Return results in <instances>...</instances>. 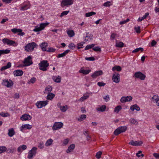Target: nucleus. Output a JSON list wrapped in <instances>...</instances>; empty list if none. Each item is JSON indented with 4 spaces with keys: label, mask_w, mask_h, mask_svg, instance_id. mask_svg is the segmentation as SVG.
<instances>
[{
    "label": "nucleus",
    "mask_w": 159,
    "mask_h": 159,
    "mask_svg": "<svg viewBox=\"0 0 159 159\" xmlns=\"http://www.w3.org/2000/svg\"><path fill=\"white\" fill-rule=\"evenodd\" d=\"M36 45V43L34 42L29 43L25 47V50L28 52H32Z\"/></svg>",
    "instance_id": "obj_2"
},
{
    "label": "nucleus",
    "mask_w": 159,
    "mask_h": 159,
    "mask_svg": "<svg viewBox=\"0 0 159 159\" xmlns=\"http://www.w3.org/2000/svg\"><path fill=\"white\" fill-rule=\"evenodd\" d=\"M122 133L120 130L119 128H118L116 129L114 131V134L115 135H117Z\"/></svg>",
    "instance_id": "obj_37"
},
{
    "label": "nucleus",
    "mask_w": 159,
    "mask_h": 159,
    "mask_svg": "<svg viewBox=\"0 0 159 159\" xmlns=\"http://www.w3.org/2000/svg\"><path fill=\"white\" fill-rule=\"evenodd\" d=\"M93 49L96 52H100L101 51V48H99V47L98 46L95 47L94 48H93Z\"/></svg>",
    "instance_id": "obj_54"
},
{
    "label": "nucleus",
    "mask_w": 159,
    "mask_h": 159,
    "mask_svg": "<svg viewBox=\"0 0 159 159\" xmlns=\"http://www.w3.org/2000/svg\"><path fill=\"white\" fill-rule=\"evenodd\" d=\"M69 47L73 50L75 48V46L73 43L69 44Z\"/></svg>",
    "instance_id": "obj_58"
},
{
    "label": "nucleus",
    "mask_w": 159,
    "mask_h": 159,
    "mask_svg": "<svg viewBox=\"0 0 159 159\" xmlns=\"http://www.w3.org/2000/svg\"><path fill=\"white\" fill-rule=\"evenodd\" d=\"M23 73V71L20 70H16L13 72L14 75L17 76L22 75Z\"/></svg>",
    "instance_id": "obj_17"
},
{
    "label": "nucleus",
    "mask_w": 159,
    "mask_h": 159,
    "mask_svg": "<svg viewBox=\"0 0 159 159\" xmlns=\"http://www.w3.org/2000/svg\"><path fill=\"white\" fill-rule=\"evenodd\" d=\"M52 79L55 82L57 83H60L61 81V77L59 75H58L57 77H53Z\"/></svg>",
    "instance_id": "obj_25"
},
{
    "label": "nucleus",
    "mask_w": 159,
    "mask_h": 159,
    "mask_svg": "<svg viewBox=\"0 0 159 159\" xmlns=\"http://www.w3.org/2000/svg\"><path fill=\"white\" fill-rule=\"evenodd\" d=\"M47 104L48 102L47 101H40L37 102L36 105L38 108H40L45 106Z\"/></svg>",
    "instance_id": "obj_11"
},
{
    "label": "nucleus",
    "mask_w": 159,
    "mask_h": 159,
    "mask_svg": "<svg viewBox=\"0 0 159 159\" xmlns=\"http://www.w3.org/2000/svg\"><path fill=\"white\" fill-rule=\"evenodd\" d=\"M49 24L48 23H41L39 27L38 26H36L35 28L33 30V31L37 32L42 30Z\"/></svg>",
    "instance_id": "obj_3"
},
{
    "label": "nucleus",
    "mask_w": 159,
    "mask_h": 159,
    "mask_svg": "<svg viewBox=\"0 0 159 159\" xmlns=\"http://www.w3.org/2000/svg\"><path fill=\"white\" fill-rule=\"evenodd\" d=\"M121 109L122 107L120 106H118L115 108L114 111L117 113H118Z\"/></svg>",
    "instance_id": "obj_38"
},
{
    "label": "nucleus",
    "mask_w": 159,
    "mask_h": 159,
    "mask_svg": "<svg viewBox=\"0 0 159 159\" xmlns=\"http://www.w3.org/2000/svg\"><path fill=\"white\" fill-rule=\"evenodd\" d=\"M36 80L35 78L33 77L30 80V81H29L28 82V84H30V83L34 84Z\"/></svg>",
    "instance_id": "obj_47"
},
{
    "label": "nucleus",
    "mask_w": 159,
    "mask_h": 159,
    "mask_svg": "<svg viewBox=\"0 0 159 159\" xmlns=\"http://www.w3.org/2000/svg\"><path fill=\"white\" fill-rule=\"evenodd\" d=\"M54 97L55 95L54 94L51 93H49L47 97V99L48 100H51Z\"/></svg>",
    "instance_id": "obj_30"
},
{
    "label": "nucleus",
    "mask_w": 159,
    "mask_h": 159,
    "mask_svg": "<svg viewBox=\"0 0 159 159\" xmlns=\"http://www.w3.org/2000/svg\"><path fill=\"white\" fill-rule=\"evenodd\" d=\"M153 156L156 158H159V154L157 153H154L153 154Z\"/></svg>",
    "instance_id": "obj_64"
},
{
    "label": "nucleus",
    "mask_w": 159,
    "mask_h": 159,
    "mask_svg": "<svg viewBox=\"0 0 159 159\" xmlns=\"http://www.w3.org/2000/svg\"><path fill=\"white\" fill-rule=\"evenodd\" d=\"M157 44V42L154 40H153L151 42V46L154 47Z\"/></svg>",
    "instance_id": "obj_62"
},
{
    "label": "nucleus",
    "mask_w": 159,
    "mask_h": 159,
    "mask_svg": "<svg viewBox=\"0 0 159 159\" xmlns=\"http://www.w3.org/2000/svg\"><path fill=\"white\" fill-rule=\"evenodd\" d=\"M27 148L26 145H23L21 146H19L17 148V151L18 152H22V150H24L26 149Z\"/></svg>",
    "instance_id": "obj_20"
},
{
    "label": "nucleus",
    "mask_w": 159,
    "mask_h": 159,
    "mask_svg": "<svg viewBox=\"0 0 159 159\" xmlns=\"http://www.w3.org/2000/svg\"><path fill=\"white\" fill-rule=\"evenodd\" d=\"M45 90L46 91H48V93H50L52 90V88L51 86L50 85H48L47 87L46 88Z\"/></svg>",
    "instance_id": "obj_50"
},
{
    "label": "nucleus",
    "mask_w": 159,
    "mask_h": 159,
    "mask_svg": "<svg viewBox=\"0 0 159 159\" xmlns=\"http://www.w3.org/2000/svg\"><path fill=\"white\" fill-rule=\"evenodd\" d=\"M119 128L122 133L125 132L127 129V127L126 126H120Z\"/></svg>",
    "instance_id": "obj_40"
},
{
    "label": "nucleus",
    "mask_w": 159,
    "mask_h": 159,
    "mask_svg": "<svg viewBox=\"0 0 159 159\" xmlns=\"http://www.w3.org/2000/svg\"><path fill=\"white\" fill-rule=\"evenodd\" d=\"M53 141L52 139H50L46 141V143H45V145L46 146H48L51 145L52 143L53 142Z\"/></svg>",
    "instance_id": "obj_34"
},
{
    "label": "nucleus",
    "mask_w": 159,
    "mask_h": 159,
    "mask_svg": "<svg viewBox=\"0 0 159 159\" xmlns=\"http://www.w3.org/2000/svg\"><path fill=\"white\" fill-rule=\"evenodd\" d=\"M7 149L6 147L5 146L0 147V154L5 152Z\"/></svg>",
    "instance_id": "obj_45"
},
{
    "label": "nucleus",
    "mask_w": 159,
    "mask_h": 159,
    "mask_svg": "<svg viewBox=\"0 0 159 159\" xmlns=\"http://www.w3.org/2000/svg\"><path fill=\"white\" fill-rule=\"evenodd\" d=\"M85 59L88 61H93L95 60V58L94 57H86L85 58Z\"/></svg>",
    "instance_id": "obj_57"
},
{
    "label": "nucleus",
    "mask_w": 159,
    "mask_h": 159,
    "mask_svg": "<svg viewBox=\"0 0 159 159\" xmlns=\"http://www.w3.org/2000/svg\"><path fill=\"white\" fill-rule=\"evenodd\" d=\"M39 66L40 70L45 71L47 70V67L49 66V63L47 60H43L39 64Z\"/></svg>",
    "instance_id": "obj_1"
},
{
    "label": "nucleus",
    "mask_w": 159,
    "mask_h": 159,
    "mask_svg": "<svg viewBox=\"0 0 159 159\" xmlns=\"http://www.w3.org/2000/svg\"><path fill=\"white\" fill-rule=\"evenodd\" d=\"M124 44L122 42H120L119 43H116V47L122 48L124 46Z\"/></svg>",
    "instance_id": "obj_43"
},
{
    "label": "nucleus",
    "mask_w": 159,
    "mask_h": 159,
    "mask_svg": "<svg viewBox=\"0 0 159 159\" xmlns=\"http://www.w3.org/2000/svg\"><path fill=\"white\" fill-rule=\"evenodd\" d=\"M73 0H62L61 3V6L62 7H64L65 6H68L73 4Z\"/></svg>",
    "instance_id": "obj_9"
},
{
    "label": "nucleus",
    "mask_w": 159,
    "mask_h": 159,
    "mask_svg": "<svg viewBox=\"0 0 159 159\" xmlns=\"http://www.w3.org/2000/svg\"><path fill=\"white\" fill-rule=\"evenodd\" d=\"M75 147V145L74 144L70 145L68 148L67 150H66V152L69 153L71 152V150H73Z\"/></svg>",
    "instance_id": "obj_29"
},
{
    "label": "nucleus",
    "mask_w": 159,
    "mask_h": 159,
    "mask_svg": "<svg viewBox=\"0 0 159 159\" xmlns=\"http://www.w3.org/2000/svg\"><path fill=\"white\" fill-rule=\"evenodd\" d=\"M130 109L132 111H134L135 109L137 111H139L140 110L139 107L137 104H135L131 106L130 107Z\"/></svg>",
    "instance_id": "obj_22"
},
{
    "label": "nucleus",
    "mask_w": 159,
    "mask_h": 159,
    "mask_svg": "<svg viewBox=\"0 0 159 159\" xmlns=\"http://www.w3.org/2000/svg\"><path fill=\"white\" fill-rule=\"evenodd\" d=\"M7 115H8V114L7 113H5L3 112L0 113V115L2 117H7Z\"/></svg>",
    "instance_id": "obj_61"
},
{
    "label": "nucleus",
    "mask_w": 159,
    "mask_h": 159,
    "mask_svg": "<svg viewBox=\"0 0 159 159\" xmlns=\"http://www.w3.org/2000/svg\"><path fill=\"white\" fill-rule=\"evenodd\" d=\"M37 148L36 147H33L32 149L30 150L28 154L27 158L29 159H31L33 158V156L35 155L36 153V151Z\"/></svg>",
    "instance_id": "obj_4"
},
{
    "label": "nucleus",
    "mask_w": 159,
    "mask_h": 159,
    "mask_svg": "<svg viewBox=\"0 0 159 159\" xmlns=\"http://www.w3.org/2000/svg\"><path fill=\"white\" fill-rule=\"evenodd\" d=\"M159 99V97L156 95H154L152 98V101L153 102L155 103Z\"/></svg>",
    "instance_id": "obj_39"
},
{
    "label": "nucleus",
    "mask_w": 159,
    "mask_h": 159,
    "mask_svg": "<svg viewBox=\"0 0 159 159\" xmlns=\"http://www.w3.org/2000/svg\"><path fill=\"white\" fill-rule=\"evenodd\" d=\"M48 46V44L46 42H43L40 45L41 48L42 50L43 51H46V47Z\"/></svg>",
    "instance_id": "obj_19"
},
{
    "label": "nucleus",
    "mask_w": 159,
    "mask_h": 159,
    "mask_svg": "<svg viewBox=\"0 0 159 159\" xmlns=\"http://www.w3.org/2000/svg\"><path fill=\"white\" fill-rule=\"evenodd\" d=\"M130 123L132 124H137V121L134 119H131L130 120Z\"/></svg>",
    "instance_id": "obj_51"
},
{
    "label": "nucleus",
    "mask_w": 159,
    "mask_h": 159,
    "mask_svg": "<svg viewBox=\"0 0 159 159\" xmlns=\"http://www.w3.org/2000/svg\"><path fill=\"white\" fill-rule=\"evenodd\" d=\"M112 79L113 82L116 83H118L120 81V75L118 73L114 72L113 74Z\"/></svg>",
    "instance_id": "obj_7"
},
{
    "label": "nucleus",
    "mask_w": 159,
    "mask_h": 159,
    "mask_svg": "<svg viewBox=\"0 0 159 159\" xmlns=\"http://www.w3.org/2000/svg\"><path fill=\"white\" fill-rule=\"evenodd\" d=\"M132 97L131 96H127L126 97H122L120 99V101L122 103H125L127 102L130 101L132 100Z\"/></svg>",
    "instance_id": "obj_12"
},
{
    "label": "nucleus",
    "mask_w": 159,
    "mask_h": 159,
    "mask_svg": "<svg viewBox=\"0 0 159 159\" xmlns=\"http://www.w3.org/2000/svg\"><path fill=\"white\" fill-rule=\"evenodd\" d=\"M2 41L4 43H7L8 45H12L15 43V42L13 40H10L7 38H4L2 39Z\"/></svg>",
    "instance_id": "obj_14"
},
{
    "label": "nucleus",
    "mask_w": 159,
    "mask_h": 159,
    "mask_svg": "<svg viewBox=\"0 0 159 159\" xmlns=\"http://www.w3.org/2000/svg\"><path fill=\"white\" fill-rule=\"evenodd\" d=\"M43 144L44 143L43 142H40L39 143L38 147L40 149L43 148L44 147Z\"/></svg>",
    "instance_id": "obj_49"
},
{
    "label": "nucleus",
    "mask_w": 159,
    "mask_h": 159,
    "mask_svg": "<svg viewBox=\"0 0 159 159\" xmlns=\"http://www.w3.org/2000/svg\"><path fill=\"white\" fill-rule=\"evenodd\" d=\"M69 12V11H65L62 12L60 15V17H62L64 16L67 15Z\"/></svg>",
    "instance_id": "obj_48"
},
{
    "label": "nucleus",
    "mask_w": 159,
    "mask_h": 159,
    "mask_svg": "<svg viewBox=\"0 0 159 159\" xmlns=\"http://www.w3.org/2000/svg\"><path fill=\"white\" fill-rule=\"evenodd\" d=\"M91 71L90 70H80L79 72L84 74L86 75L88 74Z\"/></svg>",
    "instance_id": "obj_35"
},
{
    "label": "nucleus",
    "mask_w": 159,
    "mask_h": 159,
    "mask_svg": "<svg viewBox=\"0 0 159 159\" xmlns=\"http://www.w3.org/2000/svg\"><path fill=\"white\" fill-rule=\"evenodd\" d=\"M111 3V2L108 1L106 2L105 3H104L103 4V6L104 7H109L110 6V3Z\"/></svg>",
    "instance_id": "obj_56"
},
{
    "label": "nucleus",
    "mask_w": 159,
    "mask_h": 159,
    "mask_svg": "<svg viewBox=\"0 0 159 159\" xmlns=\"http://www.w3.org/2000/svg\"><path fill=\"white\" fill-rule=\"evenodd\" d=\"M134 77L136 78L142 80H143L145 78L146 75L138 71L134 73Z\"/></svg>",
    "instance_id": "obj_5"
},
{
    "label": "nucleus",
    "mask_w": 159,
    "mask_h": 159,
    "mask_svg": "<svg viewBox=\"0 0 159 159\" xmlns=\"http://www.w3.org/2000/svg\"><path fill=\"white\" fill-rule=\"evenodd\" d=\"M11 66V63L10 62H8L6 66H3L0 69V70L2 71L3 70H6L8 68H10Z\"/></svg>",
    "instance_id": "obj_21"
},
{
    "label": "nucleus",
    "mask_w": 159,
    "mask_h": 159,
    "mask_svg": "<svg viewBox=\"0 0 159 159\" xmlns=\"http://www.w3.org/2000/svg\"><path fill=\"white\" fill-rule=\"evenodd\" d=\"M134 29L137 33H140V26H139L137 27H135Z\"/></svg>",
    "instance_id": "obj_55"
},
{
    "label": "nucleus",
    "mask_w": 159,
    "mask_h": 159,
    "mask_svg": "<svg viewBox=\"0 0 159 159\" xmlns=\"http://www.w3.org/2000/svg\"><path fill=\"white\" fill-rule=\"evenodd\" d=\"M97 84L99 86L101 87L104 86L106 84L102 82H98V83Z\"/></svg>",
    "instance_id": "obj_60"
},
{
    "label": "nucleus",
    "mask_w": 159,
    "mask_h": 159,
    "mask_svg": "<svg viewBox=\"0 0 159 159\" xmlns=\"http://www.w3.org/2000/svg\"><path fill=\"white\" fill-rule=\"evenodd\" d=\"M32 118V117L27 114H25L22 115L20 117V119L22 121H25L26 120H30Z\"/></svg>",
    "instance_id": "obj_13"
},
{
    "label": "nucleus",
    "mask_w": 159,
    "mask_h": 159,
    "mask_svg": "<svg viewBox=\"0 0 159 159\" xmlns=\"http://www.w3.org/2000/svg\"><path fill=\"white\" fill-rule=\"evenodd\" d=\"M84 43H78L77 44L78 47H77V49H79L80 48H82L83 47L82 46H83V44Z\"/></svg>",
    "instance_id": "obj_59"
},
{
    "label": "nucleus",
    "mask_w": 159,
    "mask_h": 159,
    "mask_svg": "<svg viewBox=\"0 0 159 159\" xmlns=\"http://www.w3.org/2000/svg\"><path fill=\"white\" fill-rule=\"evenodd\" d=\"M90 48H91V46L90 45H87L86 46V47L85 48V50H88Z\"/></svg>",
    "instance_id": "obj_63"
},
{
    "label": "nucleus",
    "mask_w": 159,
    "mask_h": 159,
    "mask_svg": "<svg viewBox=\"0 0 159 159\" xmlns=\"http://www.w3.org/2000/svg\"><path fill=\"white\" fill-rule=\"evenodd\" d=\"M86 118V115L85 114H82L81 115L79 118H78V120L79 121H81L84 119H85Z\"/></svg>",
    "instance_id": "obj_28"
},
{
    "label": "nucleus",
    "mask_w": 159,
    "mask_h": 159,
    "mask_svg": "<svg viewBox=\"0 0 159 159\" xmlns=\"http://www.w3.org/2000/svg\"><path fill=\"white\" fill-rule=\"evenodd\" d=\"M139 51H141V52H142L143 51V49L142 48H137L134 50L132 52L133 53L136 52H139Z\"/></svg>",
    "instance_id": "obj_42"
},
{
    "label": "nucleus",
    "mask_w": 159,
    "mask_h": 159,
    "mask_svg": "<svg viewBox=\"0 0 159 159\" xmlns=\"http://www.w3.org/2000/svg\"><path fill=\"white\" fill-rule=\"evenodd\" d=\"M102 154V152L101 151H99L97 153L95 157L99 159L100 158Z\"/></svg>",
    "instance_id": "obj_52"
},
{
    "label": "nucleus",
    "mask_w": 159,
    "mask_h": 159,
    "mask_svg": "<svg viewBox=\"0 0 159 159\" xmlns=\"http://www.w3.org/2000/svg\"><path fill=\"white\" fill-rule=\"evenodd\" d=\"M121 67L119 66H114L112 67V70L113 71L116 70L118 71H121Z\"/></svg>",
    "instance_id": "obj_26"
},
{
    "label": "nucleus",
    "mask_w": 159,
    "mask_h": 159,
    "mask_svg": "<svg viewBox=\"0 0 159 159\" xmlns=\"http://www.w3.org/2000/svg\"><path fill=\"white\" fill-rule=\"evenodd\" d=\"M63 126V124L61 122H55L53 125L52 129L53 130H56L60 129Z\"/></svg>",
    "instance_id": "obj_10"
},
{
    "label": "nucleus",
    "mask_w": 159,
    "mask_h": 159,
    "mask_svg": "<svg viewBox=\"0 0 159 159\" xmlns=\"http://www.w3.org/2000/svg\"><path fill=\"white\" fill-rule=\"evenodd\" d=\"M142 143L143 142L141 141H134L133 140H131V142L129 143V144L135 146H140Z\"/></svg>",
    "instance_id": "obj_15"
},
{
    "label": "nucleus",
    "mask_w": 159,
    "mask_h": 159,
    "mask_svg": "<svg viewBox=\"0 0 159 159\" xmlns=\"http://www.w3.org/2000/svg\"><path fill=\"white\" fill-rule=\"evenodd\" d=\"M103 74V72L102 70H100L94 72V73L91 75V77L93 78H96L97 77L102 75Z\"/></svg>",
    "instance_id": "obj_16"
},
{
    "label": "nucleus",
    "mask_w": 159,
    "mask_h": 159,
    "mask_svg": "<svg viewBox=\"0 0 159 159\" xmlns=\"http://www.w3.org/2000/svg\"><path fill=\"white\" fill-rule=\"evenodd\" d=\"M10 50L8 49H6L5 50H0V53L1 54H8L10 52Z\"/></svg>",
    "instance_id": "obj_33"
},
{
    "label": "nucleus",
    "mask_w": 159,
    "mask_h": 159,
    "mask_svg": "<svg viewBox=\"0 0 159 159\" xmlns=\"http://www.w3.org/2000/svg\"><path fill=\"white\" fill-rule=\"evenodd\" d=\"M96 14V13L95 12H93V11H91V12H88L87 13H86L85 14V16L86 17H89L91 16H92L93 15H95Z\"/></svg>",
    "instance_id": "obj_44"
},
{
    "label": "nucleus",
    "mask_w": 159,
    "mask_h": 159,
    "mask_svg": "<svg viewBox=\"0 0 159 159\" xmlns=\"http://www.w3.org/2000/svg\"><path fill=\"white\" fill-rule=\"evenodd\" d=\"M15 131L13 128L10 129L8 130V135L10 137H12L15 134Z\"/></svg>",
    "instance_id": "obj_24"
},
{
    "label": "nucleus",
    "mask_w": 159,
    "mask_h": 159,
    "mask_svg": "<svg viewBox=\"0 0 159 159\" xmlns=\"http://www.w3.org/2000/svg\"><path fill=\"white\" fill-rule=\"evenodd\" d=\"M89 97V96L87 95L85 96H83L81 97L79 99V101L80 102H82L84 101L86 99Z\"/></svg>",
    "instance_id": "obj_41"
},
{
    "label": "nucleus",
    "mask_w": 159,
    "mask_h": 159,
    "mask_svg": "<svg viewBox=\"0 0 159 159\" xmlns=\"http://www.w3.org/2000/svg\"><path fill=\"white\" fill-rule=\"evenodd\" d=\"M56 49L53 48H48V49L47 50H46V51L48 52H53L56 51Z\"/></svg>",
    "instance_id": "obj_53"
},
{
    "label": "nucleus",
    "mask_w": 159,
    "mask_h": 159,
    "mask_svg": "<svg viewBox=\"0 0 159 159\" xmlns=\"http://www.w3.org/2000/svg\"><path fill=\"white\" fill-rule=\"evenodd\" d=\"M31 59V57L30 56H28L25 59L23 63L25 66H29L32 64L33 62Z\"/></svg>",
    "instance_id": "obj_8"
},
{
    "label": "nucleus",
    "mask_w": 159,
    "mask_h": 159,
    "mask_svg": "<svg viewBox=\"0 0 159 159\" xmlns=\"http://www.w3.org/2000/svg\"><path fill=\"white\" fill-rule=\"evenodd\" d=\"M11 31L14 33H16L19 32H21V30L20 29H17L16 28H14L11 30Z\"/></svg>",
    "instance_id": "obj_46"
},
{
    "label": "nucleus",
    "mask_w": 159,
    "mask_h": 159,
    "mask_svg": "<svg viewBox=\"0 0 159 159\" xmlns=\"http://www.w3.org/2000/svg\"><path fill=\"white\" fill-rule=\"evenodd\" d=\"M2 84L7 87H10L12 86L13 85V83L11 80L6 79L3 80Z\"/></svg>",
    "instance_id": "obj_6"
},
{
    "label": "nucleus",
    "mask_w": 159,
    "mask_h": 159,
    "mask_svg": "<svg viewBox=\"0 0 159 159\" xmlns=\"http://www.w3.org/2000/svg\"><path fill=\"white\" fill-rule=\"evenodd\" d=\"M6 151L7 153H13L16 151V149L15 148H8Z\"/></svg>",
    "instance_id": "obj_31"
},
{
    "label": "nucleus",
    "mask_w": 159,
    "mask_h": 159,
    "mask_svg": "<svg viewBox=\"0 0 159 159\" xmlns=\"http://www.w3.org/2000/svg\"><path fill=\"white\" fill-rule=\"evenodd\" d=\"M106 108V107L105 105H102L101 107H100L97 108V109L98 111L102 112L104 111Z\"/></svg>",
    "instance_id": "obj_32"
},
{
    "label": "nucleus",
    "mask_w": 159,
    "mask_h": 159,
    "mask_svg": "<svg viewBox=\"0 0 159 159\" xmlns=\"http://www.w3.org/2000/svg\"><path fill=\"white\" fill-rule=\"evenodd\" d=\"M70 50L69 49L66 50L62 53L59 54L57 56V58H60L66 56V55L70 52Z\"/></svg>",
    "instance_id": "obj_18"
},
{
    "label": "nucleus",
    "mask_w": 159,
    "mask_h": 159,
    "mask_svg": "<svg viewBox=\"0 0 159 159\" xmlns=\"http://www.w3.org/2000/svg\"><path fill=\"white\" fill-rule=\"evenodd\" d=\"M67 33L69 36L70 37H72L75 35L74 31L72 30H68Z\"/></svg>",
    "instance_id": "obj_27"
},
{
    "label": "nucleus",
    "mask_w": 159,
    "mask_h": 159,
    "mask_svg": "<svg viewBox=\"0 0 159 159\" xmlns=\"http://www.w3.org/2000/svg\"><path fill=\"white\" fill-rule=\"evenodd\" d=\"M68 108V107L67 105L65 106H60V110L63 112H65L66 111Z\"/></svg>",
    "instance_id": "obj_36"
},
{
    "label": "nucleus",
    "mask_w": 159,
    "mask_h": 159,
    "mask_svg": "<svg viewBox=\"0 0 159 159\" xmlns=\"http://www.w3.org/2000/svg\"><path fill=\"white\" fill-rule=\"evenodd\" d=\"M32 125H29V124L23 125H22L21 126V131L22 130V128L24 129V128H25L27 129H30L32 128Z\"/></svg>",
    "instance_id": "obj_23"
}]
</instances>
